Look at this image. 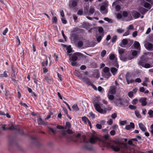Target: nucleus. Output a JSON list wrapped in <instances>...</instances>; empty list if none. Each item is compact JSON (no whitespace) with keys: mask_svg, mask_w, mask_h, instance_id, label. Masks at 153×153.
Masks as SVG:
<instances>
[{"mask_svg":"<svg viewBox=\"0 0 153 153\" xmlns=\"http://www.w3.org/2000/svg\"><path fill=\"white\" fill-rule=\"evenodd\" d=\"M104 142L106 146L111 148L115 152H118L121 150V153H132L130 149L124 144L119 143L114 144L111 142L107 141Z\"/></svg>","mask_w":153,"mask_h":153,"instance_id":"nucleus-1","label":"nucleus"},{"mask_svg":"<svg viewBox=\"0 0 153 153\" xmlns=\"http://www.w3.org/2000/svg\"><path fill=\"white\" fill-rule=\"evenodd\" d=\"M81 139L80 142L84 143L86 144L83 146V148L86 150H91L93 148L92 147L90 146V143L92 144L94 143L98 138L97 137L93 136L90 138V140L89 141L87 140L85 136L82 135L81 137Z\"/></svg>","mask_w":153,"mask_h":153,"instance_id":"nucleus-2","label":"nucleus"},{"mask_svg":"<svg viewBox=\"0 0 153 153\" xmlns=\"http://www.w3.org/2000/svg\"><path fill=\"white\" fill-rule=\"evenodd\" d=\"M125 49L119 48L118 49V51L119 54V57L121 60L123 62H126L128 60H130L133 59L134 57L130 55L125 56L123 54L125 52Z\"/></svg>","mask_w":153,"mask_h":153,"instance_id":"nucleus-3","label":"nucleus"},{"mask_svg":"<svg viewBox=\"0 0 153 153\" xmlns=\"http://www.w3.org/2000/svg\"><path fill=\"white\" fill-rule=\"evenodd\" d=\"M81 53H74L70 57L69 60L72 62L71 65L73 66H77V63L76 61L78 59V56H80Z\"/></svg>","mask_w":153,"mask_h":153,"instance_id":"nucleus-4","label":"nucleus"},{"mask_svg":"<svg viewBox=\"0 0 153 153\" xmlns=\"http://www.w3.org/2000/svg\"><path fill=\"white\" fill-rule=\"evenodd\" d=\"M131 77V75L129 73H127L126 75V78L128 84L132 83L134 82V81L138 83H140L141 82V80L140 78H137L135 80V81H134V80L132 79H130Z\"/></svg>","mask_w":153,"mask_h":153,"instance_id":"nucleus-5","label":"nucleus"},{"mask_svg":"<svg viewBox=\"0 0 153 153\" xmlns=\"http://www.w3.org/2000/svg\"><path fill=\"white\" fill-rule=\"evenodd\" d=\"M109 58L111 60L112 64L114 66L118 68L119 67V65L117 63V58L115 57V55L113 54H110Z\"/></svg>","mask_w":153,"mask_h":153,"instance_id":"nucleus-6","label":"nucleus"},{"mask_svg":"<svg viewBox=\"0 0 153 153\" xmlns=\"http://www.w3.org/2000/svg\"><path fill=\"white\" fill-rule=\"evenodd\" d=\"M94 106L96 110L101 114H105L106 113V110H103L98 102L93 103Z\"/></svg>","mask_w":153,"mask_h":153,"instance_id":"nucleus-7","label":"nucleus"},{"mask_svg":"<svg viewBox=\"0 0 153 153\" xmlns=\"http://www.w3.org/2000/svg\"><path fill=\"white\" fill-rule=\"evenodd\" d=\"M149 59L147 56L144 55L140 57V60L138 62V64L142 66L148 62Z\"/></svg>","mask_w":153,"mask_h":153,"instance_id":"nucleus-8","label":"nucleus"},{"mask_svg":"<svg viewBox=\"0 0 153 153\" xmlns=\"http://www.w3.org/2000/svg\"><path fill=\"white\" fill-rule=\"evenodd\" d=\"M147 98L146 97H141L139 100L140 102L141 103V105L144 106L146 105L147 102L146 101Z\"/></svg>","mask_w":153,"mask_h":153,"instance_id":"nucleus-9","label":"nucleus"},{"mask_svg":"<svg viewBox=\"0 0 153 153\" xmlns=\"http://www.w3.org/2000/svg\"><path fill=\"white\" fill-rule=\"evenodd\" d=\"M82 120L85 124L87 123L88 122V125L90 126V128H91L92 127L91 122L88 118L85 116H84L82 117Z\"/></svg>","mask_w":153,"mask_h":153,"instance_id":"nucleus-10","label":"nucleus"},{"mask_svg":"<svg viewBox=\"0 0 153 153\" xmlns=\"http://www.w3.org/2000/svg\"><path fill=\"white\" fill-rule=\"evenodd\" d=\"M84 30L76 27L71 32L74 33H79L83 32Z\"/></svg>","mask_w":153,"mask_h":153,"instance_id":"nucleus-11","label":"nucleus"},{"mask_svg":"<svg viewBox=\"0 0 153 153\" xmlns=\"http://www.w3.org/2000/svg\"><path fill=\"white\" fill-rule=\"evenodd\" d=\"M71 39L74 41L78 40L79 39V36L76 33H72L71 35Z\"/></svg>","mask_w":153,"mask_h":153,"instance_id":"nucleus-12","label":"nucleus"},{"mask_svg":"<svg viewBox=\"0 0 153 153\" xmlns=\"http://www.w3.org/2000/svg\"><path fill=\"white\" fill-rule=\"evenodd\" d=\"M7 72L6 71H0V78H7L8 77V75L7 74Z\"/></svg>","mask_w":153,"mask_h":153,"instance_id":"nucleus-13","label":"nucleus"},{"mask_svg":"<svg viewBox=\"0 0 153 153\" xmlns=\"http://www.w3.org/2000/svg\"><path fill=\"white\" fill-rule=\"evenodd\" d=\"M45 79L46 82L49 84L52 83L53 82V79L50 76H45Z\"/></svg>","mask_w":153,"mask_h":153,"instance_id":"nucleus-14","label":"nucleus"},{"mask_svg":"<svg viewBox=\"0 0 153 153\" xmlns=\"http://www.w3.org/2000/svg\"><path fill=\"white\" fill-rule=\"evenodd\" d=\"M128 43V41L127 39H123L120 44V46L124 48V45H127Z\"/></svg>","mask_w":153,"mask_h":153,"instance_id":"nucleus-15","label":"nucleus"},{"mask_svg":"<svg viewBox=\"0 0 153 153\" xmlns=\"http://www.w3.org/2000/svg\"><path fill=\"white\" fill-rule=\"evenodd\" d=\"M116 92V88L114 86L110 87L108 93L112 94H115Z\"/></svg>","mask_w":153,"mask_h":153,"instance_id":"nucleus-16","label":"nucleus"},{"mask_svg":"<svg viewBox=\"0 0 153 153\" xmlns=\"http://www.w3.org/2000/svg\"><path fill=\"white\" fill-rule=\"evenodd\" d=\"M134 46L135 48L138 50H140V44L138 42L136 41L134 42Z\"/></svg>","mask_w":153,"mask_h":153,"instance_id":"nucleus-17","label":"nucleus"},{"mask_svg":"<svg viewBox=\"0 0 153 153\" xmlns=\"http://www.w3.org/2000/svg\"><path fill=\"white\" fill-rule=\"evenodd\" d=\"M140 128L143 131H145L146 130V128L144 125L142 123L139 124Z\"/></svg>","mask_w":153,"mask_h":153,"instance_id":"nucleus-18","label":"nucleus"},{"mask_svg":"<svg viewBox=\"0 0 153 153\" xmlns=\"http://www.w3.org/2000/svg\"><path fill=\"white\" fill-rule=\"evenodd\" d=\"M146 48L148 50H152L153 49V45L151 43H148Z\"/></svg>","mask_w":153,"mask_h":153,"instance_id":"nucleus-19","label":"nucleus"},{"mask_svg":"<svg viewBox=\"0 0 153 153\" xmlns=\"http://www.w3.org/2000/svg\"><path fill=\"white\" fill-rule=\"evenodd\" d=\"M139 11L142 13L144 14L146 13L148 10L142 7H140L139 8Z\"/></svg>","mask_w":153,"mask_h":153,"instance_id":"nucleus-20","label":"nucleus"},{"mask_svg":"<svg viewBox=\"0 0 153 153\" xmlns=\"http://www.w3.org/2000/svg\"><path fill=\"white\" fill-rule=\"evenodd\" d=\"M111 76V75L110 72L102 74L103 76L107 79H108Z\"/></svg>","mask_w":153,"mask_h":153,"instance_id":"nucleus-21","label":"nucleus"},{"mask_svg":"<svg viewBox=\"0 0 153 153\" xmlns=\"http://www.w3.org/2000/svg\"><path fill=\"white\" fill-rule=\"evenodd\" d=\"M7 129L11 130H15L16 131L17 130V128L16 126L12 125L9 127H7Z\"/></svg>","mask_w":153,"mask_h":153,"instance_id":"nucleus-22","label":"nucleus"},{"mask_svg":"<svg viewBox=\"0 0 153 153\" xmlns=\"http://www.w3.org/2000/svg\"><path fill=\"white\" fill-rule=\"evenodd\" d=\"M111 71L113 75H115L117 71V69L114 67H112L111 69Z\"/></svg>","mask_w":153,"mask_h":153,"instance_id":"nucleus-23","label":"nucleus"},{"mask_svg":"<svg viewBox=\"0 0 153 153\" xmlns=\"http://www.w3.org/2000/svg\"><path fill=\"white\" fill-rule=\"evenodd\" d=\"M71 7H75L77 5V1L76 0H74L71 2Z\"/></svg>","mask_w":153,"mask_h":153,"instance_id":"nucleus-24","label":"nucleus"},{"mask_svg":"<svg viewBox=\"0 0 153 153\" xmlns=\"http://www.w3.org/2000/svg\"><path fill=\"white\" fill-rule=\"evenodd\" d=\"M142 66L145 68H148L152 67V66L149 63H146L145 64H144V65H143Z\"/></svg>","mask_w":153,"mask_h":153,"instance_id":"nucleus-25","label":"nucleus"},{"mask_svg":"<svg viewBox=\"0 0 153 153\" xmlns=\"http://www.w3.org/2000/svg\"><path fill=\"white\" fill-rule=\"evenodd\" d=\"M140 16V13L137 12L136 11L135 13L133 15V17L135 19H137L138 18H139Z\"/></svg>","mask_w":153,"mask_h":153,"instance_id":"nucleus-26","label":"nucleus"},{"mask_svg":"<svg viewBox=\"0 0 153 153\" xmlns=\"http://www.w3.org/2000/svg\"><path fill=\"white\" fill-rule=\"evenodd\" d=\"M135 114L137 117L138 118H141V116L140 113L139 111H134Z\"/></svg>","mask_w":153,"mask_h":153,"instance_id":"nucleus-27","label":"nucleus"},{"mask_svg":"<svg viewBox=\"0 0 153 153\" xmlns=\"http://www.w3.org/2000/svg\"><path fill=\"white\" fill-rule=\"evenodd\" d=\"M72 108L75 111H78L79 110V109L76 104L72 106Z\"/></svg>","mask_w":153,"mask_h":153,"instance_id":"nucleus-28","label":"nucleus"},{"mask_svg":"<svg viewBox=\"0 0 153 153\" xmlns=\"http://www.w3.org/2000/svg\"><path fill=\"white\" fill-rule=\"evenodd\" d=\"M71 124L69 122H67L66 123V126H65V127L64 129H66L67 128H68V129H69L71 127Z\"/></svg>","mask_w":153,"mask_h":153,"instance_id":"nucleus-29","label":"nucleus"},{"mask_svg":"<svg viewBox=\"0 0 153 153\" xmlns=\"http://www.w3.org/2000/svg\"><path fill=\"white\" fill-rule=\"evenodd\" d=\"M148 114L150 118L153 117V111L151 109L149 110L148 112Z\"/></svg>","mask_w":153,"mask_h":153,"instance_id":"nucleus-30","label":"nucleus"},{"mask_svg":"<svg viewBox=\"0 0 153 153\" xmlns=\"http://www.w3.org/2000/svg\"><path fill=\"white\" fill-rule=\"evenodd\" d=\"M16 131H18L19 134L22 135H24V132L23 130L22 129H20L19 128H17V130Z\"/></svg>","mask_w":153,"mask_h":153,"instance_id":"nucleus-31","label":"nucleus"},{"mask_svg":"<svg viewBox=\"0 0 153 153\" xmlns=\"http://www.w3.org/2000/svg\"><path fill=\"white\" fill-rule=\"evenodd\" d=\"M103 71L104 72V73L109 72V68L107 67H105L103 69Z\"/></svg>","mask_w":153,"mask_h":153,"instance_id":"nucleus-32","label":"nucleus"},{"mask_svg":"<svg viewBox=\"0 0 153 153\" xmlns=\"http://www.w3.org/2000/svg\"><path fill=\"white\" fill-rule=\"evenodd\" d=\"M67 52L68 53H70L72 52V49L70 45L68 46L66 48Z\"/></svg>","mask_w":153,"mask_h":153,"instance_id":"nucleus-33","label":"nucleus"},{"mask_svg":"<svg viewBox=\"0 0 153 153\" xmlns=\"http://www.w3.org/2000/svg\"><path fill=\"white\" fill-rule=\"evenodd\" d=\"M83 45V42L81 41H79L77 43V45L79 48L82 47Z\"/></svg>","mask_w":153,"mask_h":153,"instance_id":"nucleus-34","label":"nucleus"},{"mask_svg":"<svg viewBox=\"0 0 153 153\" xmlns=\"http://www.w3.org/2000/svg\"><path fill=\"white\" fill-rule=\"evenodd\" d=\"M106 51L105 50H102V52H101V56L102 57H103L105 56L106 54Z\"/></svg>","mask_w":153,"mask_h":153,"instance_id":"nucleus-35","label":"nucleus"},{"mask_svg":"<svg viewBox=\"0 0 153 153\" xmlns=\"http://www.w3.org/2000/svg\"><path fill=\"white\" fill-rule=\"evenodd\" d=\"M128 40L129 41V42H128V43L127 44V46L128 48L133 43V40H131L130 39H129Z\"/></svg>","mask_w":153,"mask_h":153,"instance_id":"nucleus-36","label":"nucleus"},{"mask_svg":"<svg viewBox=\"0 0 153 153\" xmlns=\"http://www.w3.org/2000/svg\"><path fill=\"white\" fill-rule=\"evenodd\" d=\"M39 124L42 125L44 124V121L41 118H40L38 120Z\"/></svg>","mask_w":153,"mask_h":153,"instance_id":"nucleus-37","label":"nucleus"},{"mask_svg":"<svg viewBox=\"0 0 153 153\" xmlns=\"http://www.w3.org/2000/svg\"><path fill=\"white\" fill-rule=\"evenodd\" d=\"M128 107L130 109L132 110H135L137 108L136 106L131 105H129Z\"/></svg>","mask_w":153,"mask_h":153,"instance_id":"nucleus-38","label":"nucleus"},{"mask_svg":"<svg viewBox=\"0 0 153 153\" xmlns=\"http://www.w3.org/2000/svg\"><path fill=\"white\" fill-rule=\"evenodd\" d=\"M57 18L56 16L54 17L52 19V23H53L56 24L57 23Z\"/></svg>","mask_w":153,"mask_h":153,"instance_id":"nucleus-39","label":"nucleus"},{"mask_svg":"<svg viewBox=\"0 0 153 153\" xmlns=\"http://www.w3.org/2000/svg\"><path fill=\"white\" fill-rule=\"evenodd\" d=\"M33 80L34 81V83L36 84V85L37 86L38 85V82L39 81V80H40V79L39 78H37L36 79H34Z\"/></svg>","mask_w":153,"mask_h":153,"instance_id":"nucleus-40","label":"nucleus"},{"mask_svg":"<svg viewBox=\"0 0 153 153\" xmlns=\"http://www.w3.org/2000/svg\"><path fill=\"white\" fill-rule=\"evenodd\" d=\"M97 41L98 42H100L102 39V36H99L97 37H96Z\"/></svg>","mask_w":153,"mask_h":153,"instance_id":"nucleus-41","label":"nucleus"},{"mask_svg":"<svg viewBox=\"0 0 153 153\" xmlns=\"http://www.w3.org/2000/svg\"><path fill=\"white\" fill-rule=\"evenodd\" d=\"M150 5L149 3L146 2L144 3L143 6L146 8H149L150 7Z\"/></svg>","mask_w":153,"mask_h":153,"instance_id":"nucleus-42","label":"nucleus"},{"mask_svg":"<svg viewBox=\"0 0 153 153\" xmlns=\"http://www.w3.org/2000/svg\"><path fill=\"white\" fill-rule=\"evenodd\" d=\"M112 95H109L108 94V97L109 99L110 100H113L114 98V96Z\"/></svg>","mask_w":153,"mask_h":153,"instance_id":"nucleus-43","label":"nucleus"},{"mask_svg":"<svg viewBox=\"0 0 153 153\" xmlns=\"http://www.w3.org/2000/svg\"><path fill=\"white\" fill-rule=\"evenodd\" d=\"M117 36L116 35L114 36L112 38L111 41L112 42H114L117 39Z\"/></svg>","mask_w":153,"mask_h":153,"instance_id":"nucleus-44","label":"nucleus"},{"mask_svg":"<svg viewBox=\"0 0 153 153\" xmlns=\"http://www.w3.org/2000/svg\"><path fill=\"white\" fill-rule=\"evenodd\" d=\"M117 31L118 33H121L124 32V30L121 28H119L117 30Z\"/></svg>","mask_w":153,"mask_h":153,"instance_id":"nucleus-45","label":"nucleus"},{"mask_svg":"<svg viewBox=\"0 0 153 153\" xmlns=\"http://www.w3.org/2000/svg\"><path fill=\"white\" fill-rule=\"evenodd\" d=\"M137 54V53L136 51L134 50L132 52L131 55L133 56H136Z\"/></svg>","mask_w":153,"mask_h":153,"instance_id":"nucleus-46","label":"nucleus"},{"mask_svg":"<svg viewBox=\"0 0 153 153\" xmlns=\"http://www.w3.org/2000/svg\"><path fill=\"white\" fill-rule=\"evenodd\" d=\"M98 32L99 33H102L104 32V30L103 28L101 27H99L98 28Z\"/></svg>","mask_w":153,"mask_h":153,"instance_id":"nucleus-47","label":"nucleus"},{"mask_svg":"<svg viewBox=\"0 0 153 153\" xmlns=\"http://www.w3.org/2000/svg\"><path fill=\"white\" fill-rule=\"evenodd\" d=\"M90 117H91L92 119H94L95 118V115L92 112H90L89 114Z\"/></svg>","mask_w":153,"mask_h":153,"instance_id":"nucleus-48","label":"nucleus"},{"mask_svg":"<svg viewBox=\"0 0 153 153\" xmlns=\"http://www.w3.org/2000/svg\"><path fill=\"white\" fill-rule=\"evenodd\" d=\"M104 19L105 21L108 22H109V23H111L112 22L111 20L109 19V18H107V17L104 18Z\"/></svg>","mask_w":153,"mask_h":153,"instance_id":"nucleus-49","label":"nucleus"},{"mask_svg":"<svg viewBox=\"0 0 153 153\" xmlns=\"http://www.w3.org/2000/svg\"><path fill=\"white\" fill-rule=\"evenodd\" d=\"M63 110L64 111V113L65 114L67 115V116H68V111L67 109L65 108H63Z\"/></svg>","mask_w":153,"mask_h":153,"instance_id":"nucleus-50","label":"nucleus"},{"mask_svg":"<svg viewBox=\"0 0 153 153\" xmlns=\"http://www.w3.org/2000/svg\"><path fill=\"white\" fill-rule=\"evenodd\" d=\"M106 9V7L103 5H102L100 6V10L102 11H104Z\"/></svg>","mask_w":153,"mask_h":153,"instance_id":"nucleus-51","label":"nucleus"},{"mask_svg":"<svg viewBox=\"0 0 153 153\" xmlns=\"http://www.w3.org/2000/svg\"><path fill=\"white\" fill-rule=\"evenodd\" d=\"M128 30H133L134 29V27L132 25H130L127 28Z\"/></svg>","mask_w":153,"mask_h":153,"instance_id":"nucleus-52","label":"nucleus"},{"mask_svg":"<svg viewBox=\"0 0 153 153\" xmlns=\"http://www.w3.org/2000/svg\"><path fill=\"white\" fill-rule=\"evenodd\" d=\"M61 33L62 34V35L63 36V37L64 39H65V41H66V39H67V37H66V36H65V35L64 33V31L62 30L61 31Z\"/></svg>","mask_w":153,"mask_h":153,"instance_id":"nucleus-53","label":"nucleus"},{"mask_svg":"<svg viewBox=\"0 0 153 153\" xmlns=\"http://www.w3.org/2000/svg\"><path fill=\"white\" fill-rule=\"evenodd\" d=\"M8 31V29L7 28H6L5 29L3 32V34L4 36L6 35V33Z\"/></svg>","mask_w":153,"mask_h":153,"instance_id":"nucleus-54","label":"nucleus"},{"mask_svg":"<svg viewBox=\"0 0 153 153\" xmlns=\"http://www.w3.org/2000/svg\"><path fill=\"white\" fill-rule=\"evenodd\" d=\"M138 102V100L137 99H134L132 102V103L133 105H135Z\"/></svg>","mask_w":153,"mask_h":153,"instance_id":"nucleus-55","label":"nucleus"},{"mask_svg":"<svg viewBox=\"0 0 153 153\" xmlns=\"http://www.w3.org/2000/svg\"><path fill=\"white\" fill-rule=\"evenodd\" d=\"M130 31L129 30H127V31L125 32L123 34V36H126L128 35L129 34Z\"/></svg>","mask_w":153,"mask_h":153,"instance_id":"nucleus-56","label":"nucleus"},{"mask_svg":"<svg viewBox=\"0 0 153 153\" xmlns=\"http://www.w3.org/2000/svg\"><path fill=\"white\" fill-rule=\"evenodd\" d=\"M127 123L126 120L122 121L120 122V124L121 125H124L126 124Z\"/></svg>","mask_w":153,"mask_h":153,"instance_id":"nucleus-57","label":"nucleus"},{"mask_svg":"<svg viewBox=\"0 0 153 153\" xmlns=\"http://www.w3.org/2000/svg\"><path fill=\"white\" fill-rule=\"evenodd\" d=\"M89 79L86 77H84L82 78V80L84 82H86Z\"/></svg>","mask_w":153,"mask_h":153,"instance_id":"nucleus-58","label":"nucleus"},{"mask_svg":"<svg viewBox=\"0 0 153 153\" xmlns=\"http://www.w3.org/2000/svg\"><path fill=\"white\" fill-rule=\"evenodd\" d=\"M94 11V9L93 8H91L89 10V13L91 14H93Z\"/></svg>","mask_w":153,"mask_h":153,"instance_id":"nucleus-59","label":"nucleus"},{"mask_svg":"<svg viewBox=\"0 0 153 153\" xmlns=\"http://www.w3.org/2000/svg\"><path fill=\"white\" fill-rule=\"evenodd\" d=\"M96 127L98 129H101L102 128L101 125L99 124H97L96 125Z\"/></svg>","mask_w":153,"mask_h":153,"instance_id":"nucleus-60","label":"nucleus"},{"mask_svg":"<svg viewBox=\"0 0 153 153\" xmlns=\"http://www.w3.org/2000/svg\"><path fill=\"white\" fill-rule=\"evenodd\" d=\"M128 96L130 98H132L133 96V93L132 91H130L128 93Z\"/></svg>","mask_w":153,"mask_h":153,"instance_id":"nucleus-61","label":"nucleus"},{"mask_svg":"<svg viewBox=\"0 0 153 153\" xmlns=\"http://www.w3.org/2000/svg\"><path fill=\"white\" fill-rule=\"evenodd\" d=\"M123 16L124 17H126L128 15V13L126 11H124L123 13Z\"/></svg>","mask_w":153,"mask_h":153,"instance_id":"nucleus-62","label":"nucleus"},{"mask_svg":"<svg viewBox=\"0 0 153 153\" xmlns=\"http://www.w3.org/2000/svg\"><path fill=\"white\" fill-rule=\"evenodd\" d=\"M113 123V120L112 119H110L108 121H107V123L108 125H111Z\"/></svg>","mask_w":153,"mask_h":153,"instance_id":"nucleus-63","label":"nucleus"},{"mask_svg":"<svg viewBox=\"0 0 153 153\" xmlns=\"http://www.w3.org/2000/svg\"><path fill=\"white\" fill-rule=\"evenodd\" d=\"M120 7L119 5H117L115 6V9L117 11H119L120 10Z\"/></svg>","mask_w":153,"mask_h":153,"instance_id":"nucleus-64","label":"nucleus"}]
</instances>
